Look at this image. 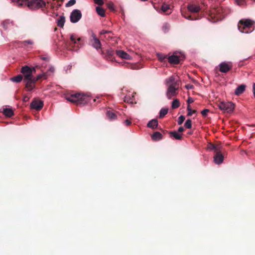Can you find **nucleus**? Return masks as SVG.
Segmentation results:
<instances>
[{
	"instance_id": "42",
	"label": "nucleus",
	"mask_w": 255,
	"mask_h": 255,
	"mask_svg": "<svg viewBox=\"0 0 255 255\" xmlns=\"http://www.w3.org/2000/svg\"><path fill=\"white\" fill-rule=\"evenodd\" d=\"M209 112V110L205 109L201 112V114L204 117H206L207 115V114Z\"/></svg>"
},
{
	"instance_id": "28",
	"label": "nucleus",
	"mask_w": 255,
	"mask_h": 255,
	"mask_svg": "<svg viewBox=\"0 0 255 255\" xmlns=\"http://www.w3.org/2000/svg\"><path fill=\"white\" fill-rule=\"evenodd\" d=\"M65 21V17L64 16H61L58 20V22H57L58 26L60 27H63L64 26Z\"/></svg>"
},
{
	"instance_id": "37",
	"label": "nucleus",
	"mask_w": 255,
	"mask_h": 255,
	"mask_svg": "<svg viewBox=\"0 0 255 255\" xmlns=\"http://www.w3.org/2000/svg\"><path fill=\"white\" fill-rule=\"evenodd\" d=\"M107 7L111 11H115L114 4L113 2H110L106 3Z\"/></svg>"
},
{
	"instance_id": "38",
	"label": "nucleus",
	"mask_w": 255,
	"mask_h": 255,
	"mask_svg": "<svg viewBox=\"0 0 255 255\" xmlns=\"http://www.w3.org/2000/svg\"><path fill=\"white\" fill-rule=\"evenodd\" d=\"M76 36L73 35V34H72L70 36V40H71V43H70V44L71 45H74L75 44H76L77 43V41L76 40Z\"/></svg>"
},
{
	"instance_id": "15",
	"label": "nucleus",
	"mask_w": 255,
	"mask_h": 255,
	"mask_svg": "<svg viewBox=\"0 0 255 255\" xmlns=\"http://www.w3.org/2000/svg\"><path fill=\"white\" fill-rule=\"evenodd\" d=\"M224 156L221 152H218L215 154L214 156V162L217 164H220L223 162Z\"/></svg>"
},
{
	"instance_id": "13",
	"label": "nucleus",
	"mask_w": 255,
	"mask_h": 255,
	"mask_svg": "<svg viewBox=\"0 0 255 255\" xmlns=\"http://www.w3.org/2000/svg\"><path fill=\"white\" fill-rule=\"evenodd\" d=\"M120 64L127 68L132 69V70H137L140 69L142 67L140 64L138 63H129L128 62H121Z\"/></svg>"
},
{
	"instance_id": "2",
	"label": "nucleus",
	"mask_w": 255,
	"mask_h": 255,
	"mask_svg": "<svg viewBox=\"0 0 255 255\" xmlns=\"http://www.w3.org/2000/svg\"><path fill=\"white\" fill-rule=\"evenodd\" d=\"M255 23L250 19H242L238 22V29L242 33H251L254 30Z\"/></svg>"
},
{
	"instance_id": "27",
	"label": "nucleus",
	"mask_w": 255,
	"mask_h": 255,
	"mask_svg": "<svg viewBox=\"0 0 255 255\" xmlns=\"http://www.w3.org/2000/svg\"><path fill=\"white\" fill-rule=\"evenodd\" d=\"M23 79V76L21 75H18L16 76L10 78V80L13 82L19 83Z\"/></svg>"
},
{
	"instance_id": "33",
	"label": "nucleus",
	"mask_w": 255,
	"mask_h": 255,
	"mask_svg": "<svg viewBox=\"0 0 255 255\" xmlns=\"http://www.w3.org/2000/svg\"><path fill=\"white\" fill-rule=\"evenodd\" d=\"M157 57L160 61H163L167 58V56L166 55H164L160 53H157Z\"/></svg>"
},
{
	"instance_id": "46",
	"label": "nucleus",
	"mask_w": 255,
	"mask_h": 255,
	"mask_svg": "<svg viewBox=\"0 0 255 255\" xmlns=\"http://www.w3.org/2000/svg\"><path fill=\"white\" fill-rule=\"evenodd\" d=\"M238 5H243L245 3V0H236Z\"/></svg>"
},
{
	"instance_id": "54",
	"label": "nucleus",
	"mask_w": 255,
	"mask_h": 255,
	"mask_svg": "<svg viewBox=\"0 0 255 255\" xmlns=\"http://www.w3.org/2000/svg\"><path fill=\"white\" fill-rule=\"evenodd\" d=\"M253 88L254 95V96L255 97V83L253 84Z\"/></svg>"
},
{
	"instance_id": "39",
	"label": "nucleus",
	"mask_w": 255,
	"mask_h": 255,
	"mask_svg": "<svg viewBox=\"0 0 255 255\" xmlns=\"http://www.w3.org/2000/svg\"><path fill=\"white\" fill-rule=\"evenodd\" d=\"M185 118L184 116H180L178 119V124L181 125L184 121Z\"/></svg>"
},
{
	"instance_id": "41",
	"label": "nucleus",
	"mask_w": 255,
	"mask_h": 255,
	"mask_svg": "<svg viewBox=\"0 0 255 255\" xmlns=\"http://www.w3.org/2000/svg\"><path fill=\"white\" fill-rule=\"evenodd\" d=\"M182 14L185 18L189 20H194L196 19L193 18L192 16L191 15H186L185 13L184 14V13H182Z\"/></svg>"
},
{
	"instance_id": "47",
	"label": "nucleus",
	"mask_w": 255,
	"mask_h": 255,
	"mask_svg": "<svg viewBox=\"0 0 255 255\" xmlns=\"http://www.w3.org/2000/svg\"><path fill=\"white\" fill-rule=\"evenodd\" d=\"M124 124L127 126H129L131 124V122L129 120H127L124 121Z\"/></svg>"
},
{
	"instance_id": "4",
	"label": "nucleus",
	"mask_w": 255,
	"mask_h": 255,
	"mask_svg": "<svg viewBox=\"0 0 255 255\" xmlns=\"http://www.w3.org/2000/svg\"><path fill=\"white\" fill-rule=\"evenodd\" d=\"M219 108L224 113H230L234 109V105L232 102H221L218 104Z\"/></svg>"
},
{
	"instance_id": "32",
	"label": "nucleus",
	"mask_w": 255,
	"mask_h": 255,
	"mask_svg": "<svg viewBox=\"0 0 255 255\" xmlns=\"http://www.w3.org/2000/svg\"><path fill=\"white\" fill-rule=\"evenodd\" d=\"M168 109H161L160 111L159 118H163L168 113Z\"/></svg>"
},
{
	"instance_id": "9",
	"label": "nucleus",
	"mask_w": 255,
	"mask_h": 255,
	"mask_svg": "<svg viewBox=\"0 0 255 255\" xmlns=\"http://www.w3.org/2000/svg\"><path fill=\"white\" fill-rule=\"evenodd\" d=\"M92 38L90 40L92 46L96 49H100L101 47V43L100 40L96 37L94 33L92 35Z\"/></svg>"
},
{
	"instance_id": "50",
	"label": "nucleus",
	"mask_w": 255,
	"mask_h": 255,
	"mask_svg": "<svg viewBox=\"0 0 255 255\" xmlns=\"http://www.w3.org/2000/svg\"><path fill=\"white\" fill-rule=\"evenodd\" d=\"M40 58H41L42 60H44V61H45L46 62L48 61H49V58H48V57L44 56H41L40 57Z\"/></svg>"
},
{
	"instance_id": "35",
	"label": "nucleus",
	"mask_w": 255,
	"mask_h": 255,
	"mask_svg": "<svg viewBox=\"0 0 255 255\" xmlns=\"http://www.w3.org/2000/svg\"><path fill=\"white\" fill-rule=\"evenodd\" d=\"M187 109L188 111V116H191L193 114L196 113V110H192L189 105L187 106Z\"/></svg>"
},
{
	"instance_id": "12",
	"label": "nucleus",
	"mask_w": 255,
	"mask_h": 255,
	"mask_svg": "<svg viewBox=\"0 0 255 255\" xmlns=\"http://www.w3.org/2000/svg\"><path fill=\"white\" fill-rule=\"evenodd\" d=\"M43 107V102L40 100H35L30 104L31 109H35L37 111L40 110Z\"/></svg>"
},
{
	"instance_id": "26",
	"label": "nucleus",
	"mask_w": 255,
	"mask_h": 255,
	"mask_svg": "<svg viewBox=\"0 0 255 255\" xmlns=\"http://www.w3.org/2000/svg\"><path fill=\"white\" fill-rule=\"evenodd\" d=\"M3 113L7 117H11L13 115V111L11 109L9 108L4 109Z\"/></svg>"
},
{
	"instance_id": "8",
	"label": "nucleus",
	"mask_w": 255,
	"mask_h": 255,
	"mask_svg": "<svg viewBox=\"0 0 255 255\" xmlns=\"http://www.w3.org/2000/svg\"><path fill=\"white\" fill-rule=\"evenodd\" d=\"M219 71L222 73H227L232 68V65L230 63L222 62L219 65Z\"/></svg>"
},
{
	"instance_id": "3",
	"label": "nucleus",
	"mask_w": 255,
	"mask_h": 255,
	"mask_svg": "<svg viewBox=\"0 0 255 255\" xmlns=\"http://www.w3.org/2000/svg\"><path fill=\"white\" fill-rule=\"evenodd\" d=\"M39 68V67L38 66H36L32 68H30L28 66H24L22 67L21 69V72L23 75V80H25L26 81L30 78H33V73H35L36 72V69Z\"/></svg>"
},
{
	"instance_id": "31",
	"label": "nucleus",
	"mask_w": 255,
	"mask_h": 255,
	"mask_svg": "<svg viewBox=\"0 0 255 255\" xmlns=\"http://www.w3.org/2000/svg\"><path fill=\"white\" fill-rule=\"evenodd\" d=\"M180 106L179 100L177 99H175L172 103V108L173 109H177Z\"/></svg>"
},
{
	"instance_id": "7",
	"label": "nucleus",
	"mask_w": 255,
	"mask_h": 255,
	"mask_svg": "<svg viewBox=\"0 0 255 255\" xmlns=\"http://www.w3.org/2000/svg\"><path fill=\"white\" fill-rule=\"evenodd\" d=\"M82 17V13L80 10L78 9H74L71 13L70 15V21L72 23L77 22Z\"/></svg>"
},
{
	"instance_id": "25",
	"label": "nucleus",
	"mask_w": 255,
	"mask_h": 255,
	"mask_svg": "<svg viewBox=\"0 0 255 255\" xmlns=\"http://www.w3.org/2000/svg\"><path fill=\"white\" fill-rule=\"evenodd\" d=\"M162 135L158 131L154 132L151 135V138L153 140H158L162 139Z\"/></svg>"
},
{
	"instance_id": "30",
	"label": "nucleus",
	"mask_w": 255,
	"mask_h": 255,
	"mask_svg": "<svg viewBox=\"0 0 255 255\" xmlns=\"http://www.w3.org/2000/svg\"><path fill=\"white\" fill-rule=\"evenodd\" d=\"M47 74L46 73L44 72L42 74L38 75L36 77H34L33 76V79L35 82L37 81L38 80H40L41 78L46 79H47Z\"/></svg>"
},
{
	"instance_id": "44",
	"label": "nucleus",
	"mask_w": 255,
	"mask_h": 255,
	"mask_svg": "<svg viewBox=\"0 0 255 255\" xmlns=\"http://www.w3.org/2000/svg\"><path fill=\"white\" fill-rule=\"evenodd\" d=\"M94 1L95 3L99 5H102L104 3V1L103 0H94Z\"/></svg>"
},
{
	"instance_id": "17",
	"label": "nucleus",
	"mask_w": 255,
	"mask_h": 255,
	"mask_svg": "<svg viewBox=\"0 0 255 255\" xmlns=\"http://www.w3.org/2000/svg\"><path fill=\"white\" fill-rule=\"evenodd\" d=\"M166 84L169 85H173L176 84L177 85L179 86L180 84V82L176 80L174 76H171L167 79L166 80Z\"/></svg>"
},
{
	"instance_id": "1",
	"label": "nucleus",
	"mask_w": 255,
	"mask_h": 255,
	"mask_svg": "<svg viewBox=\"0 0 255 255\" xmlns=\"http://www.w3.org/2000/svg\"><path fill=\"white\" fill-rule=\"evenodd\" d=\"M66 100L77 106H82L87 103L90 101V97L84 94L76 93L67 96Z\"/></svg>"
},
{
	"instance_id": "10",
	"label": "nucleus",
	"mask_w": 255,
	"mask_h": 255,
	"mask_svg": "<svg viewBox=\"0 0 255 255\" xmlns=\"http://www.w3.org/2000/svg\"><path fill=\"white\" fill-rule=\"evenodd\" d=\"M23 82L25 83V88L27 89L28 91H30L35 88L36 82L33 80V78H30L26 81L25 80H23Z\"/></svg>"
},
{
	"instance_id": "19",
	"label": "nucleus",
	"mask_w": 255,
	"mask_h": 255,
	"mask_svg": "<svg viewBox=\"0 0 255 255\" xmlns=\"http://www.w3.org/2000/svg\"><path fill=\"white\" fill-rule=\"evenodd\" d=\"M116 113L113 111L108 110L106 112V115L109 120L111 121L115 120L117 119Z\"/></svg>"
},
{
	"instance_id": "16",
	"label": "nucleus",
	"mask_w": 255,
	"mask_h": 255,
	"mask_svg": "<svg viewBox=\"0 0 255 255\" xmlns=\"http://www.w3.org/2000/svg\"><path fill=\"white\" fill-rule=\"evenodd\" d=\"M116 54L120 57L125 59H130L131 56L128 54L127 52L123 50H117Z\"/></svg>"
},
{
	"instance_id": "20",
	"label": "nucleus",
	"mask_w": 255,
	"mask_h": 255,
	"mask_svg": "<svg viewBox=\"0 0 255 255\" xmlns=\"http://www.w3.org/2000/svg\"><path fill=\"white\" fill-rule=\"evenodd\" d=\"M13 26V22L9 19L4 20L2 22V26L5 30L11 28Z\"/></svg>"
},
{
	"instance_id": "21",
	"label": "nucleus",
	"mask_w": 255,
	"mask_h": 255,
	"mask_svg": "<svg viewBox=\"0 0 255 255\" xmlns=\"http://www.w3.org/2000/svg\"><path fill=\"white\" fill-rule=\"evenodd\" d=\"M170 10V5L166 3H163L160 8V10L167 14L170 13L171 12L169 11Z\"/></svg>"
},
{
	"instance_id": "24",
	"label": "nucleus",
	"mask_w": 255,
	"mask_h": 255,
	"mask_svg": "<svg viewBox=\"0 0 255 255\" xmlns=\"http://www.w3.org/2000/svg\"><path fill=\"white\" fill-rule=\"evenodd\" d=\"M169 134L171 137H173L175 139L177 140H181L182 138V135L178 133L176 131H170Z\"/></svg>"
},
{
	"instance_id": "51",
	"label": "nucleus",
	"mask_w": 255,
	"mask_h": 255,
	"mask_svg": "<svg viewBox=\"0 0 255 255\" xmlns=\"http://www.w3.org/2000/svg\"><path fill=\"white\" fill-rule=\"evenodd\" d=\"M184 128L182 127H180L178 129V131L179 132H182L184 131Z\"/></svg>"
},
{
	"instance_id": "53",
	"label": "nucleus",
	"mask_w": 255,
	"mask_h": 255,
	"mask_svg": "<svg viewBox=\"0 0 255 255\" xmlns=\"http://www.w3.org/2000/svg\"><path fill=\"white\" fill-rule=\"evenodd\" d=\"M215 145H216V144H212L210 145L209 148H210L211 149L214 150V149L215 148Z\"/></svg>"
},
{
	"instance_id": "36",
	"label": "nucleus",
	"mask_w": 255,
	"mask_h": 255,
	"mask_svg": "<svg viewBox=\"0 0 255 255\" xmlns=\"http://www.w3.org/2000/svg\"><path fill=\"white\" fill-rule=\"evenodd\" d=\"M55 71V69L54 67L52 66H49L48 69L47 70V72H46L47 74V76L48 75H50L51 73H53Z\"/></svg>"
},
{
	"instance_id": "29",
	"label": "nucleus",
	"mask_w": 255,
	"mask_h": 255,
	"mask_svg": "<svg viewBox=\"0 0 255 255\" xmlns=\"http://www.w3.org/2000/svg\"><path fill=\"white\" fill-rule=\"evenodd\" d=\"M96 11L97 13L102 17L105 16V11L102 7L97 6L96 7Z\"/></svg>"
},
{
	"instance_id": "23",
	"label": "nucleus",
	"mask_w": 255,
	"mask_h": 255,
	"mask_svg": "<svg viewBox=\"0 0 255 255\" xmlns=\"http://www.w3.org/2000/svg\"><path fill=\"white\" fill-rule=\"evenodd\" d=\"M158 126V121L156 119L150 121L147 124V127L152 129H155Z\"/></svg>"
},
{
	"instance_id": "52",
	"label": "nucleus",
	"mask_w": 255,
	"mask_h": 255,
	"mask_svg": "<svg viewBox=\"0 0 255 255\" xmlns=\"http://www.w3.org/2000/svg\"><path fill=\"white\" fill-rule=\"evenodd\" d=\"M187 102H188V103L189 104H190V103H193V99L191 98H189L188 99Z\"/></svg>"
},
{
	"instance_id": "14",
	"label": "nucleus",
	"mask_w": 255,
	"mask_h": 255,
	"mask_svg": "<svg viewBox=\"0 0 255 255\" xmlns=\"http://www.w3.org/2000/svg\"><path fill=\"white\" fill-rule=\"evenodd\" d=\"M187 8L189 11L193 13H198L201 10V8L199 5L193 3L188 4Z\"/></svg>"
},
{
	"instance_id": "40",
	"label": "nucleus",
	"mask_w": 255,
	"mask_h": 255,
	"mask_svg": "<svg viewBox=\"0 0 255 255\" xmlns=\"http://www.w3.org/2000/svg\"><path fill=\"white\" fill-rule=\"evenodd\" d=\"M75 3H76L75 0H70L66 4V6L69 7V6H72L74 4H75Z\"/></svg>"
},
{
	"instance_id": "55",
	"label": "nucleus",
	"mask_w": 255,
	"mask_h": 255,
	"mask_svg": "<svg viewBox=\"0 0 255 255\" xmlns=\"http://www.w3.org/2000/svg\"><path fill=\"white\" fill-rule=\"evenodd\" d=\"M28 99V97L27 96H24V98H23V101H26Z\"/></svg>"
},
{
	"instance_id": "56",
	"label": "nucleus",
	"mask_w": 255,
	"mask_h": 255,
	"mask_svg": "<svg viewBox=\"0 0 255 255\" xmlns=\"http://www.w3.org/2000/svg\"><path fill=\"white\" fill-rule=\"evenodd\" d=\"M80 40H81V38H78L77 39V41H79Z\"/></svg>"
},
{
	"instance_id": "34",
	"label": "nucleus",
	"mask_w": 255,
	"mask_h": 255,
	"mask_svg": "<svg viewBox=\"0 0 255 255\" xmlns=\"http://www.w3.org/2000/svg\"><path fill=\"white\" fill-rule=\"evenodd\" d=\"M184 127L187 128H192V121L190 119L186 120L184 124Z\"/></svg>"
},
{
	"instance_id": "43",
	"label": "nucleus",
	"mask_w": 255,
	"mask_h": 255,
	"mask_svg": "<svg viewBox=\"0 0 255 255\" xmlns=\"http://www.w3.org/2000/svg\"><path fill=\"white\" fill-rule=\"evenodd\" d=\"M214 150L215 154L217 153L218 152H221L220 151V147L217 145H216L215 146V148L214 149Z\"/></svg>"
},
{
	"instance_id": "48",
	"label": "nucleus",
	"mask_w": 255,
	"mask_h": 255,
	"mask_svg": "<svg viewBox=\"0 0 255 255\" xmlns=\"http://www.w3.org/2000/svg\"><path fill=\"white\" fill-rule=\"evenodd\" d=\"M22 43L25 45L26 44L32 45L33 44V42L30 40H25L22 42Z\"/></svg>"
},
{
	"instance_id": "49",
	"label": "nucleus",
	"mask_w": 255,
	"mask_h": 255,
	"mask_svg": "<svg viewBox=\"0 0 255 255\" xmlns=\"http://www.w3.org/2000/svg\"><path fill=\"white\" fill-rule=\"evenodd\" d=\"M185 87L187 89H193L194 88V86L191 84H187L185 86Z\"/></svg>"
},
{
	"instance_id": "11",
	"label": "nucleus",
	"mask_w": 255,
	"mask_h": 255,
	"mask_svg": "<svg viewBox=\"0 0 255 255\" xmlns=\"http://www.w3.org/2000/svg\"><path fill=\"white\" fill-rule=\"evenodd\" d=\"M115 54V53L114 50L111 48L108 49L106 51V53H104V51L102 52V54L105 55L106 58L107 60H110L111 61H115V57H114Z\"/></svg>"
},
{
	"instance_id": "22",
	"label": "nucleus",
	"mask_w": 255,
	"mask_h": 255,
	"mask_svg": "<svg viewBox=\"0 0 255 255\" xmlns=\"http://www.w3.org/2000/svg\"><path fill=\"white\" fill-rule=\"evenodd\" d=\"M246 86L244 85H241L239 86H238L235 91V94L236 95H240L242 94L245 90Z\"/></svg>"
},
{
	"instance_id": "5",
	"label": "nucleus",
	"mask_w": 255,
	"mask_h": 255,
	"mask_svg": "<svg viewBox=\"0 0 255 255\" xmlns=\"http://www.w3.org/2000/svg\"><path fill=\"white\" fill-rule=\"evenodd\" d=\"M179 86L176 84L173 85H169L166 92V96L168 99H171L176 96L178 93Z\"/></svg>"
},
{
	"instance_id": "45",
	"label": "nucleus",
	"mask_w": 255,
	"mask_h": 255,
	"mask_svg": "<svg viewBox=\"0 0 255 255\" xmlns=\"http://www.w3.org/2000/svg\"><path fill=\"white\" fill-rule=\"evenodd\" d=\"M112 31H108V30H102L100 32V35H103V34H108V33H112Z\"/></svg>"
},
{
	"instance_id": "57",
	"label": "nucleus",
	"mask_w": 255,
	"mask_h": 255,
	"mask_svg": "<svg viewBox=\"0 0 255 255\" xmlns=\"http://www.w3.org/2000/svg\"><path fill=\"white\" fill-rule=\"evenodd\" d=\"M42 67H44L45 66L44 65V64H42Z\"/></svg>"
},
{
	"instance_id": "6",
	"label": "nucleus",
	"mask_w": 255,
	"mask_h": 255,
	"mask_svg": "<svg viewBox=\"0 0 255 255\" xmlns=\"http://www.w3.org/2000/svg\"><path fill=\"white\" fill-rule=\"evenodd\" d=\"M45 6V2L42 0H31L28 2V6L31 9H38Z\"/></svg>"
},
{
	"instance_id": "18",
	"label": "nucleus",
	"mask_w": 255,
	"mask_h": 255,
	"mask_svg": "<svg viewBox=\"0 0 255 255\" xmlns=\"http://www.w3.org/2000/svg\"><path fill=\"white\" fill-rule=\"evenodd\" d=\"M168 62L172 64H177L179 63V57L176 55H171L168 58Z\"/></svg>"
}]
</instances>
